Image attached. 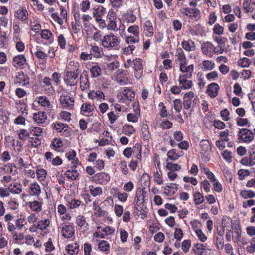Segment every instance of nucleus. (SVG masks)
<instances>
[{"label":"nucleus","mask_w":255,"mask_h":255,"mask_svg":"<svg viewBox=\"0 0 255 255\" xmlns=\"http://www.w3.org/2000/svg\"><path fill=\"white\" fill-rule=\"evenodd\" d=\"M120 39L112 33L105 35L102 39L103 46L108 50H119L120 48Z\"/></svg>","instance_id":"obj_1"},{"label":"nucleus","mask_w":255,"mask_h":255,"mask_svg":"<svg viewBox=\"0 0 255 255\" xmlns=\"http://www.w3.org/2000/svg\"><path fill=\"white\" fill-rule=\"evenodd\" d=\"M69 65L74 66V69L67 72L66 77L64 78V82L67 85L72 86L76 85L78 82L79 65L78 63L73 61L70 62Z\"/></svg>","instance_id":"obj_2"},{"label":"nucleus","mask_w":255,"mask_h":255,"mask_svg":"<svg viewBox=\"0 0 255 255\" xmlns=\"http://www.w3.org/2000/svg\"><path fill=\"white\" fill-rule=\"evenodd\" d=\"M238 135V140L245 143L250 142L254 139L253 132L247 128L241 129L239 131Z\"/></svg>","instance_id":"obj_3"},{"label":"nucleus","mask_w":255,"mask_h":255,"mask_svg":"<svg viewBox=\"0 0 255 255\" xmlns=\"http://www.w3.org/2000/svg\"><path fill=\"white\" fill-rule=\"evenodd\" d=\"M59 101L63 108L73 109L74 100L72 97L68 95H61L59 98Z\"/></svg>","instance_id":"obj_4"},{"label":"nucleus","mask_w":255,"mask_h":255,"mask_svg":"<svg viewBox=\"0 0 255 255\" xmlns=\"http://www.w3.org/2000/svg\"><path fill=\"white\" fill-rule=\"evenodd\" d=\"M139 200V198L136 195L134 199V201L136 202L135 204V213L138 216L140 215L141 219H143L147 216V208L146 207L144 208L143 202L138 203Z\"/></svg>","instance_id":"obj_5"},{"label":"nucleus","mask_w":255,"mask_h":255,"mask_svg":"<svg viewBox=\"0 0 255 255\" xmlns=\"http://www.w3.org/2000/svg\"><path fill=\"white\" fill-rule=\"evenodd\" d=\"M202 52L204 55L211 57L216 52V48L210 42H204L201 47Z\"/></svg>","instance_id":"obj_6"},{"label":"nucleus","mask_w":255,"mask_h":255,"mask_svg":"<svg viewBox=\"0 0 255 255\" xmlns=\"http://www.w3.org/2000/svg\"><path fill=\"white\" fill-rule=\"evenodd\" d=\"M105 12V8L102 6H98L97 7H95L93 9V17L95 18V20L100 24H104L106 25L105 21L101 18V16L103 15Z\"/></svg>","instance_id":"obj_7"},{"label":"nucleus","mask_w":255,"mask_h":255,"mask_svg":"<svg viewBox=\"0 0 255 255\" xmlns=\"http://www.w3.org/2000/svg\"><path fill=\"white\" fill-rule=\"evenodd\" d=\"M133 69L135 71V76L136 78L139 79L143 75V64L141 59H136L133 61Z\"/></svg>","instance_id":"obj_8"},{"label":"nucleus","mask_w":255,"mask_h":255,"mask_svg":"<svg viewBox=\"0 0 255 255\" xmlns=\"http://www.w3.org/2000/svg\"><path fill=\"white\" fill-rule=\"evenodd\" d=\"M219 90V85L216 83H212L208 85L206 94L211 98H214L218 95Z\"/></svg>","instance_id":"obj_9"},{"label":"nucleus","mask_w":255,"mask_h":255,"mask_svg":"<svg viewBox=\"0 0 255 255\" xmlns=\"http://www.w3.org/2000/svg\"><path fill=\"white\" fill-rule=\"evenodd\" d=\"M126 72L121 69H119L117 71L116 80L121 85H124L128 83V78L126 76Z\"/></svg>","instance_id":"obj_10"},{"label":"nucleus","mask_w":255,"mask_h":255,"mask_svg":"<svg viewBox=\"0 0 255 255\" xmlns=\"http://www.w3.org/2000/svg\"><path fill=\"white\" fill-rule=\"evenodd\" d=\"M75 229L72 225H65L61 230V233L66 238H70L74 234Z\"/></svg>","instance_id":"obj_11"},{"label":"nucleus","mask_w":255,"mask_h":255,"mask_svg":"<svg viewBox=\"0 0 255 255\" xmlns=\"http://www.w3.org/2000/svg\"><path fill=\"white\" fill-rule=\"evenodd\" d=\"M89 87L88 72L84 70L80 76V88L82 90L87 89Z\"/></svg>","instance_id":"obj_12"},{"label":"nucleus","mask_w":255,"mask_h":255,"mask_svg":"<svg viewBox=\"0 0 255 255\" xmlns=\"http://www.w3.org/2000/svg\"><path fill=\"white\" fill-rule=\"evenodd\" d=\"M88 97L89 99H97V101L100 102L104 100L105 96L103 92L100 90H92L88 94Z\"/></svg>","instance_id":"obj_13"},{"label":"nucleus","mask_w":255,"mask_h":255,"mask_svg":"<svg viewBox=\"0 0 255 255\" xmlns=\"http://www.w3.org/2000/svg\"><path fill=\"white\" fill-rule=\"evenodd\" d=\"M192 252L195 254L198 253V255H208L206 246L202 244L197 243L194 245L192 249Z\"/></svg>","instance_id":"obj_14"},{"label":"nucleus","mask_w":255,"mask_h":255,"mask_svg":"<svg viewBox=\"0 0 255 255\" xmlns=\"http://www.w3.org/2000/svg\"><path fill=\"white\" fill-rule=\"evenodd\" d=\"M143 26L145 35L148 37L152 36L154 34V28L151 22L149 20H146Z\"/></svg>","instance_id":"obj_15"},{"label":"nucleus","mask_w":255,"mask_h":255,"mask_svg":"<svg viewBox=\"0 0 255 255\" xmlns=\"http://www.w3.org/2000/svg\"><path fill=\"white\" fill-rule=\"evenodd\" d=\"M15 16L20 20L24 21L28 19V13L25 8L20 7L15 12Z\"/></svg>","instance_id":"obj_16"},{"label":"nucleus","mask_w":255,"mask_h":255,"mask_svg":"<svg viewBox=\"0 0 255 255\" xmlns=\"http://www.w3.org/2000/svg\"><path fill=\"white\" fill-rule=\"evenodd\" d=\"M200 146L201 148V154L202 155L206 156V153L211 148L209 141L207 140H202L200 143Z\"/></svg>","instance_id":"obj_17"},{"label":"nucleus","mask_w":255,"mask_h":255,"mask_svg":"<svg viewBox=\"0 0 255 255\" xmlns=\"http://www.w3.org/2000/svg\"><path fill=\"white\" fill-rule=\"evenodd\" d=\"M90 71L92 78L99 77L101 74V69L97 63L93 64L90 68Z\"/></svg>","instance_id":"obj_18"},{"label":"nucleus","mask_w":255,"mask_h":255,"mask_svg":"<svg viewBox=\"0 0 255 255\" xmlns=\"http://www.w3.org/2000/svg\"><path fill=\"white\" fill-rule=\"evenodd\" d=\"M183 48L186 51L190 52L195 50L194 42L191 40H184L182 42Z\"/></svg>","instance_id":"obj_19"},{"label":"nucleus","mask_w":255,"mask_h":255,"mask_svg":"<svg viewBox=\"0 0 255 255\" xmlns=\"http://www.w3.org/2000/svg\"><path fill=\"white\" fill-rule=\"evenodd\" d=\"M135 132V129L134 127L129 124H125L123 126L122 132L123 134L128 135L131 136Z\"/></svg>","instance_id":"obj_20"},{"label":"nucleus","mask_w":255,"mask_h":255,"mask_svg":"<svg viewBox=\"0 0 255 255\" xmlns=\"http://www.w3.org/2000/svg\"><path fill=\"white\" fill-rule=\"evenodd\" d=\"M46 119L47 116L44 112L39 111L34 114L33 120L37 123H43Z\"/></svg>","instance_id":"obj_21"},{"label":"nucleus","mask_w":255,"mask_h":255,"mask_svg":"<svg viewBox=\"0 0 255 255\" xmlns=\"http://www.w3.org/2000/svg\"><path fill=\"white\" fill-rule=\"evenodd\" d=\"M135 111L136 114L129 113L127 116V120L130 122L136 123L138 121V118L140 116V109L137 107Z\"/></svg>","instance_id":"obj_22"},{"label":"nucleus","mask_w":255,"mask_h":255,"mask_svg":"<svg viewBox=\"0 0 255 255\" xmlns=\"http://www.w3.org/2000/svg\"><path fill=\"white\" fill-rule=\"evenodd\" d=\"M26 58L23 55L15 56L13 58V64L14 66H21L26 63Z\"/></svg>","instance_id":"obj_23"},{"label":"nucleus","mask_w":255,"mask_h":255,"mask_svg":"<svg viewBox=\"0 0 255 255\" xmlns=\"http://www.w3.org/2000/svg\"><path fill=\"white\" fill-rule=\"evenodd\" d=\"M35 55L37 58L41 60L45 59L47 57V54L43 50V48L41 46H36Z\"/></svg>","instance_id":"obj_24"},{"label":"nucleus","mask_w":255,"mask_h":255,"mask_svg":"<svg viewBox=\"0 0 255 255\" xmlns=\"http://www.w3.org/2000/svg\"><path fill=\"white\" fill-rule=\"evenodd\" d=\"M215 63L212 60H204L202 62V69L203 71H210L215 67Z\"/></svg>","instance_id":"obj_25"},{"label":"nucleus","mask_w":255,"mask_h":255,"mask_svg":"<svg viewBox=\"0 0 255 255\" xmlns=\"http://www.w3.org/2000/svg\"><path fill=\"white\" fill-rule=\"evenodd\" d=\"M166 168L170 170V172L168 173V175H177L175 173H172V172L175 171H178L180 169V166L177 164L175 163H168L166 165Z\"/></svg>","instance_id":"obj_26"},{"label":"nucleus","mask_w":255,"mask_h":255,"mask_svg":"<svg viewBox=\"0 0 255 255\" xmlns=\"http://www.w3.org/2000/svg\"><path fill=\"white\" fill-rule=\"evenodd\" d=\"M9 191L14 194H19L22 192L21 185L14 183L13 184H11L8 186Z\"/></svg>","instance_id":"obj_27"},{"label":"nucleus","mask_w":255,"mask_h":255,"mask_svg":"<svg viewBox=\"0 0 255 255\" xmlns=\"http://www.w3.org/2000/svg\"><path fill=\"white\" fill-rule=\"evenodd\" d=\"M141 132L143 138L144 140H148L150 138V133L149 131L148 126L143 123L141 127Z\"/></svg>","instance_id":"obj_28"},{"label":"nucleus","mask_w":255,"mask_h":255,"mask_svg":"<svg viewBox=\"0 0 255 255\" xmlns=\"http://www.w3.org/2000/svg\"><path fill=\"white\" fill-rule=\"evenodd\" d=\"M68 125L62 123H56L54 126V129L58 132L66 131L68 130Z\"/></svg>","instance_id":"obj_29"},{"label":"nucleus","mask_w":255,"mask_h":255,"mask_svg":"<svg viewBox=\"0 0 255 255\" xmlns=\"http://www.w3.org/2000/svg\"><path fill=\"white\" fill-rule=\"evenodd\" d=\"M167 188H169V189H168V192H165V193L167 194L168 195H173L177 191V186L175 183H172L166 185V187L164 188V189L167 190Z\"/></svg>","instance_id":"obj_30"},{"label":"nucleus","mask_w":255,"mask_h":255,"mask_svg":"<svg viewBox=\"0 0 255 255\" xmlns=\"http://www.w3.org/2000/svg\"><path fill=\"white\" fill-rule=\"evenodd\" d=\"M78 250L79 245L77 243L68 245L66 247L67 252L71 255L77 254L78 252Z\"/></svg>","instance_id":"obj_31"},{"label":"nucleus","mask_w":255,"mask_h":255,"mask_svg":"<svg viewBox=\"0 0 255 255\" xmlns=\"http://www.w3.org/2000/svg\"><path fill=\"white\" fill-rule=\"evenodd\" d=\"M29 207L34 211L39 212L42 210V203L37 201L30 202Z\"/></svg>","instance_id":"obj_32"},{"label":"nucleus","mask_w":255,"mask_h":255,"mask_svg":"<svg viewBox=\"0 0 255 255\" xmlns=\"http://www.w3.org/2000/svg\"><path fill=\"white\" fill-rule=\"evenodd\" d=\"M89 191L94 197L100 195L102 194V189L100 187H95L91 185L89 186Z\"/></svg>","instance_id":"obj_33"},{"label":"nucleus","mask_w":255,"mask_h":255,"mask_svg":"<svg viewBox=\"0 0 255 255\" xmlns=\"http://www.w3.org/2000/svg\"><path fill=\"white\" fill-rule=\"evenodd\" d=\"M29 192L31 195H38L40 192V188L39 185L36 183L31 184Z\"/></svg>","instance_id":"obj_34"},{"label":"nucleus","mask_w":255,"mask_h":255,"mask_svg":"<svg viewBox=\"0 0 255 255\" xmlns=\"http://www.w3.org/2000/svg\"><path fill=\"white\" fill-rule=\"evenodd\" d=\"M37 102L44 107H49L50 102L45 96H40L37 98Z\"/></svg>","instance_id":"obj_35"},{"label":"nucleus","mask_w":255,"mask_h":255,"mask_svg":"<svg viewBox=\"0 0 255 255\" xmlns=\"http://www.w3.org/2000/svg\"><path fill=\"white\" fill-rule=\"evenodd\" d=\"M126 43L128 45L138 43L139 42V37L133 36H126L125 38Z\"/></svg>","instance_id":"obj_36"},{"label":"nucleus","mask_w":255,"mask_h":255,"mask_svg":"<svg viewBox=\"0 0 255 255\" xmlns=\"http://www.w3.org/2000/svg\"><path fill=\"white\" fill-rule=\"evenodd\" d=\"M93 210L96 212L95 214L98 216H103L105 215L106 212L102 210L101 208L98 205V202L96 201L93 202Z\"/></svg>","instance_id":"obj_37"},{"label":"nucleus","mask_w":255,"mask_h":255,"mask_svg":"<svg viewBox=\"0 0 255 255\" xmlns=\"http://www.w3.org/2000/svg\"><path fill=\"white\" fill-rule=\"evenodd\" d=\"M90 53L91 56L93 55L95 57H101L102 55V51L101 48L98 46H92L90 49Z\"/></svg>","instance_id":"obj_38"},{"label":"nucleus","mask_w":255,"mask_h":255,"mask_svg":"<svg viewBox=\"0 0 255 255\" xmlns=\"http://www.w3.org/2000/svg\"><path fill=\"white\" fill-rule=\"evenodd\" d=\"M128 31L132 34L133 36L139 37V28L137 25H132L128 28Z\"/></svg>","instance_id":"obj_39"},{"label":"nucleus","mask_w":255,"mask_h":255,"mask_svg":"<svg viewBox=\"0 0 255 255\" xmlns=\"http://www.w3.org/2000/svg\"><path fill=\"white\" fill-rule=\"evenodd\" d=\"M193 69L194 66L192 64L187 66L185 63H181L180 64V70L183 73H192Z\"/></svg>","instance_id":"obj_40"},{"label":"nucleus","mask_w":255,"mask_h":255,"mask_svg":"<svg viewBox=\"0 0 255 255\" xmlns=\"http://www.w3.org/2000/svg\"><path fill=\"white\" fill-rule=\"evenodd\" d=\"M240 195L245 199L252 198L255 196V193L251 190H242Z\"/></svg>","instance_id":"obj_41"},{"label":"nucleus","mask_w":255,"mask_h":255,"mask_svg":"<svg viewBox=\"0 0 255 255\" xmlns=\"http://www.w3.org/2000/svg\"><path fill=\"white\" fill-rule=\"evenodd\" d=\"M49 224L50 221L48 219H45L44 220H41L38 221L37 227L41 230L43 231L47 229L49 226Z\"/></svg>","instance_id":"obj_42"},{"label":"nucleus","mask_w":255,"mask_h":255,"mask_svg":"<svg viewBox=\"0 0 255 255\" xmlns=\"http://www.w3.org/2000/svg\"><path fill=\"white\" fill-rule=\"evenodd\" d=\"M81 110L83 112L90 113L94 110V106L88 103H84L81 106Z\"/></svg>","instance_id":"obj_43"},{"label":"nucleus","mask_w":255,"mask_h":255,"mask_svg":"<svg viewBox=\"0 0 255 255\" xmlns=\"http://www.w3.org/2000/svg\"><path fill=\"white\" fill-rule=\"evenodd\" d=\"M81 203V201L80 200L74 198L68 202V206L70 209H74L78 208Z\"/></svg>","instance_id":"obj_44"},{"label":"nucleus","mask_w":255,"mask_h":255,"mask_svg":"<svg viewBox=\"0 0 255 255\" xmlns=\"http://www.w3.org/2000/svg\"><path fill=\"white\" fill-rule=\"evenodd\" d=\"M98 248L102 251H109L110 248L109 244L105 240L100 241L98 244Z\"/></svg>","instance_id":"obj_45"},{"label":"nucleus","mask_w":255,"mask_h":255,"mask_svg":"<svg viewBox=\"0 0 255 255\" xmlns=\"http://www.w3.org/2000/svg\"><path fill=\"white\" fill-rule=\"evenodd\" d=\"M8 203L10 208L13 210H16L19 207V203L15 198H10L8 200Z\"/></svg>","instance_id":"obj_46"},{"label":"nucleus","mask_w":255,"mask_h":255,"mask_svg":"<svg viewBox=\"0 0 255 255\" xmlns=\"http://www.w3.org/2000/svg\"><path fill=\"white\" fill-rule=\"evenodd\" d=\"M191 246V240H185L182 243V249L185 253H187L189 251Z\"/></svg>","instance_id":"obj_47"},{"label":"nucleus","mask_w":255,"mask_h":255,"mask_svg":"<svg viewBox=\"0 0 255 255\" xmlns=\"http://www.w3.org/2000/svg\"><path fill=\"white\" fill-rule=\"evenodd\" d=\"M41 139L38 137H29V142L31 143L32 147H37L41 144Z\"/></svg>","instance_id":"obj_48"},{"label":"nucleus","mask_w":255,"mask_h":255,"mask_svg":"<svg viewBox=\"0 0 255 255\" xmlns=\"http://www.w3.org/2000/svg\"><path fill=\"white\" fill-rule=\"evenodd\" d=\"M225 219L223 218L222 219V225L220 226V227H217V233L221 237H223L225 233L224 228L226 227V224L225 223Z\"/></svg>","instance_id":"obj_49"},{"label":"nucleus","mask_w":255,"mask_h":255,"mask_svg":"<svg viewBox=\"0 0 255 255\" xmlns=\"http://www.w3.org/2000/svg\"><path fill=\"white\" fill-rule=\"evenodd\" d=\"M249 153L252 164L253 165L255 164V145H253L250 147L249 150Z\"/></svg>","instance_id":"obj_50"},{"label":"nucleus","mask_w":255,"mask_h":255,"mask_svg":"<svg viewBox=\"0 0 255 255\" xmlns=\"http://www.w3.org/2000/svg\"><path fill=\"white\" fill-rule=\"evenodd\" d=\"M52 35V33L48 30H43L41 31V37L47 40H49L50 42L52 41V39L51 38Z\"/></svg>","instance_id":"obj_51"},{"label":"nucleus","mask_w":255,"mask_h":255,"mask_svg":"<svg viewBox=\"0 0 255 255\" xmlns=\"http://www.w3.org/2000/svg\"><path fill=\"white\" fill-rule=\"evenodd\" d=\"M51 146L53 149L57 150L63 146L62 141L60 139H54L52 142Z\"/></svg>","instance_id":"obj_52"},{"label":"nucleus","mask_w":255,"mask_h":255,"mask_svg":"<svg viewBox=\"0 0 255 255\" xmlns=\"http://www.w3.org/2000/svg\"><path fill=\"white\" fill-rule=\"evenodd\" d=\"M123 94L129 101H132L134 96V93L129 89L124 90Z\"/></svg>","instance_id":"obj_53"},{"label":"nucleus","mask_w":255,"mask_h":255,"mask_svg":"<svg viewBox=\"0 0 255 255\" xmlns=\"http://www.w3.org/2000/svg\"><path fill=\"white\" fill-rule=\"evenodd\" d=\"M107 22L108 24L106 26L109 30H115L117 29L116 19L109 20Z\"/></svg>","instance_id":"obj_54"},{"label":"nucleus","mask_w":255,"mask_h":255,"mask_svg":"<svg viewBox=\"0 0 255 255\" xmlns=\"http://www.w3.org/2000/svg\"><path fill=\"white\" fill-rule=\"evenodd\" d=\"M176 56L178 57L179 61H183L185 60V55L181 48H178L176 49Z\"/></svg>","instance_id":"obj_55"},{"label":"nucleus","mask_w":255,"mask_h":255,"mask_svg":"<svg viewBox=\"0 0 255 255\" xmlns=\"http://www.w3.org/2000/svg\"><path fill=\"white\" fill-rule=\"evenodd\" d=\"M194 196L196 204H200L204 201V197L200 192L195 193Z\"/></svg>","instance_id":"obj_56"},{"label":"nucleus","mask_w":255,"mask_h":255,"mask_svg":"<svg viewBox=\"0 0 255 255\" xmlns=\"http://www.w3.org/2000/svg\"><path fill=\"white\" fill-rule=\"evenodd\" d=\"M29 133L26 129H21L18 134V137L20 140H25L29 137Z\"/></svg>","instance_id":"obj_57"},{"label":"nucleus","mask_w":255,"mask_h":255,"mask_svg":"<svg viewBox=\"0 0 255 255\" xmlns=\"http://www.w3.org/2000/svg\"><path fill=\"white\" fill-rule=\"evenodd\" d=\"M31 132H33L34 135L39 137L43 132V129L40 127H32L30 129Z\"/></svg>","instance_id":"obj_58"},{"label":"nucleus","mask_w":255,"mask_h":255,"mask_svg":"<svg viewBox=\"0 0 255 255\" xmlns=\"http://www.w3.org/2000/svg\"><path fill=\"white\" fill-rule=\"evenodd\" d=\"M135 46L133 45H129L128 46L126 47L123 49V54L125 55H128L132 53L135 49Z\"/></svg>","instance_id":"obj_59"},{"label":"nucleus","mask_w":255,"mask_h":255,"mask_svg":"<svg viewBox=\"0 0 255 255\" xmlns=\"http://www.w3.org/2000/svg\"><path fill=\"white\" fill-rule=\"evenodd\" d=\"M76 223L80 227H83L86 223L85 218L83 216H78L76 217Z\"/></svg>","instance_id":"obj_60"},{"label":"nucleus","mask_w":255,"mask_h":255,"mask_svg":"<svg viewBox=\"0 0 255 255\" xmlns=\"http://www.w3.org/2000/svg\"><path fill=\"white\" fill-rule=\"evenodd\" d=\"M213 126L215 128L219 129H222L225 127V124L224 122L217 120L213 121Z\"/></svg>","instance_id":"obj_61"},{"label":"nucleus","mask_w":255,"mask_h":255,"mask_svg":"<svg viewBox=\"0 0 255 255\" xmlns=\"http://www.w3.org/2000/svg\"><path fill=\"white\" fill-rule=\"evenodd\" d=\"M71 114L66 111H62L60 113V117L65 121L69 122L71 120Z\"/></svg>","instance_id":"obj_62"},{"label":"nucleus","mask_w":255,"mask_h":255,"mask_svg":"<svg viewBox=\"0 0 255 255\" xmlns=\"http://www.w3.org/2000/svg\"><path fill=\"white\" fill-rule=\"evenodd\" d=\"M183 233L181 229L176 228L175 230L174 237L178 241H180L183 237Z\"/></svg>","instance_id":"obj_63"},{"label":"nucleus","mask_w":255,"mask_h":255,"mask_svg":"<svg viewBox=\"0 0 255 255\" xmlns=\"http://www.w3.org/2000/svg\"><path fill=\"white\" fill-rule=\"evenodd\" d=\"M214 33L219 35L223 33L224 28L222 26H220L219 24H216L213 28Z\"/></svg>","instance_id":"obj_64"}]
</instances>
